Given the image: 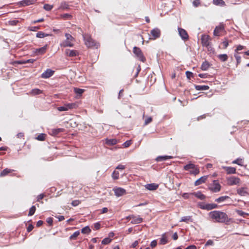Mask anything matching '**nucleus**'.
I'll use <instances>...</instances> for the list:
<instances>
[{
  "instance_id": "obj_1",
  "label": "nucleus",
  "mask_w": 249,
  "mask_h": 249,
  "mask_svg": "<svg viewBox=\"0 0 249 249\" xmlns=\"http://www.w3.org/2000/svg\"><path fill=\"white\" fill-rule=\"evenodd\" d=\"M210 216L217 222L225 223L228 222V215L222 212L214 211L210 213Z\"/></svg>"
},
{
  "instance_id": "obj_2",
  "label": "nucleus",
  "mask_w": 249,
  "mask_h": 249,
  "mask_svg": "<svg viewBox=\"0 0 249 249\" xmlns=\"http://www.w3.org/2000/svg\"><path fill=\"white\" fill-rule=\"evenodd\" d=\"M83 37L85 41V44L88 48L95 47L97 48L98 47V43H96L89 35H83Z\"/></svg>"
},
{
  "instance_id": "obj_3",
  "label": "nucleus",
  "mask_w": 249,
  "mask_h": 249,
  "mask_svg": "<svg viewBox=\"0 0 249 249\" xmlns=\"http://www.w3.org/2000/svg\"><path fill=\"white\" fill-rule=\"evenodd\" d=\"M133 53L137 56V57L142 62H144L146 60L145 57L143 56L141 50L137 47L133 48Z\"/></svg>"
},
{
  "instance_id": "obj_4",
  "label": "nucleus",
  "mask_w": 249,
  "mask_h": 249,
  "mask_svg": "<svg viewBox=\"0 0 249 249\" xmlns=\"http://www.w3.org/2000/svg\"><path fill=\"white\" fill-rule=\"evenodd\" d=\"M125 220L134 224L141 223L142 221V218L140 217V216L131 215L126 216L125 217Z\"/></svg>"
},
{
  "instance_id": "obj_5",
  "label": "nucleus",
  "mask_w": 249,
  "mask_h": 249,
  "mask_svg": "<svg viewBox=\"0 0 249 249\" xmlns=\"http://www.w3.org/2000/svg\"><path fill=\"white\" fill-rule=\"evenodd\" d=\"M209 189L214 193H217L220 191L221 185L216 180L213 181V184L209 187Z\"/></svg>"
},
{
  "instance_id": "obj_6",
  "label": "nucleus",
  "mask_w": 249,
  "mask_h": 249,
  "mask_svg": "<svg viewBox=\"0 0 249 249\" xmlns=\"http://www.w3.org/2000/svg\"><path fill=\"white\" fill-rule=\"evenodd\" d=\"M240 182L239 178L232 176L227 178V183L229 185H234L239 184Z\"/></svg>"
},
{
  "instance_id": "obj_7",
  "label": "nucleus",
  "mask_w": 249,
  "mask_h": 249,
  "mask_svg": "<svg viewBox=\"0 0 249 249\" xmlns=\"http://www.w3.org/2000/svg\"><path fill=\"white\" fill-rule=\"evenodd\" d=\"M178 31L179 35L182 40H186L188 39L189 36L185 30L181 28H178Z\"/></svg>"
},
{
  "instance_id": "obj_8",
  "label": "nucleus",
  "mask_w": 249,
  "mask_h": 249,
  "mask_svg": "<svg viewBox=\"0 0 249 249\" xmlns=\"http://www.w3.org/2000/svg\"><path fill=\"white\" fill-rule=\"evenodd\" d=\"M210 37L208 35H202L201 37V43L202 46L208 47L210 45Z\"/></svg>"
},
{
  "instance_id": "obj_9",
  "label": "nucleus",
  "mask_w": 249,
  "mask_h": 249,
  "mask_svg": "<svg viewBox=\"0 0 249 249\" xmlns=\"http://www.w3.org/2000/svg\"><path fill=\"white\" fill-rule=\"evenodd\" d=\"M150 34L153 36L152 39H155L160 37V31L159 29L156 28L151 31Z\"/></svg>"
},
{
  "instance_id": "obj_10",
  "label": "nucleus",
  "mask_w": 249,
  "mask_h": 249,
  "mask_svg": "<svg viewBox=\"0 0 249 249\" xmlns=\"http://www.w3.org/2000/svg\"><path fill=\"white\" fill-rule=\"evenodd\" d=\"M66 54L70 57H74L79 55V52L75 50L66 49L65 51Z\"/></svg>"
},
{
  "instance_id": "obj_11",
  "label": "nucleus",
  "mask_w": 249,
  "mask_h": 249,
  "mask_svg": "<svg viewBox=\"0 0 249 249\" xmlns=\"http://www.w3.org/2000/svg\"><path fill=\"white\" fill-rule=\"evenodd\" d=\"M54 73V71L50 69H47L44 72L41 74V78H48L51 77Z\"/></svg>"
},
{
  "instance_id": "obj_12",
  "label": "nucleus",
  "mask_w": 249,
  "mask_h": 249,
  "mask_svg": "<svg viewBox=\"0 0 249 249\" xmlns=\"http://www.w3.org/2000/svg\"><path fill=\"white\" fill-rule=\"evenodd\" d=\"M218 205L216 204H206L203 206H200V208L204 210H211L213 209L217 208Z\"/></svg>"
},
{
  "instance_id": "obj_13",
  "label": "nucleus",
  "mask_w": 249,
  "mask_h": 249,
  "mask_svg": "<svg viewBox=\"0 0 249 249\" xmlns=\"http://www.w3.org/2000/svg\"><path fill=\"white\" fill-rule=\"evenodd\" d=\"M115 195L117 197L121 196L124 194V189L120 187H115L113 189Z\"/></svg>"
},
{
  "instance_id": "obj_14",
  "label": "nucleus",
  "mask_w": 249,
  "mask_h": 249,
  "mask_svg": "<svg viewBox=\"0 0 249 249\" xmlns=\"http://www.w3.org/2000/svg\"><path fill=\"white\" fill-rule=\"evenodd\" d=\"M190 194L195 196L196 197L202 200H204L206 198V196L203 195L200 191L192 193H190Z\"/></svg>"
},
{
  "instance_id": "obj_15",
  "label": "nucleus",
  "mask_w": 249,
  "mask_h": 249,
  "mask_svg": "<svg viewBox=\"0 0 249 249\" xmlns=\"http://www.w3.org/2000/svg\"><path fill=\"white\" fill-rule=\"evenodd\" d=\"M207 176H202L198 179H197L195 182V186H198L203 183H204L207 179Z\"/></svg>"
},
{
  "instance_id": "obj_16",
  "label": "nucleus",
  "mask_w": 249,
  "mask_h": 249,
  "mask_svg": "<svg viewBox=\"0 0 249 249\" xmlns=\"http://www.w3.org/2000/svg\"><path fill=\"white\" fill-rule=\"evenodd\" d=\"M159 185L156 183L147 184L145 185V188L148 190L154 191L158 188Z\"/></svg>"
},
{
  "instance_id": "obj_17",
  "label": "nucleus",
  "mask_w": 249,
  "mask_h": 249,
  "mask_svg": "<svg viewBox=\"0 0 249 249\" xmlns=\"http://www.w3.org/2000/svg\"><path fill=\"white\" fill-rule=\"evenodd\" d=\"M173 158L171 156H159L156 158V160L158 162H160L172 159Z\"/></svg>"
},
{
  "instance_id": "obj_18",
  "label": "nucleus",
  "mask_w": 249,
  "mask_h": 249,
  "mask_svg": "<svg viewBox=\"0 0 249 249\" xmlns=\"http://www.w3.org/2000/svg\"><path fill=\"white\" fill-rule=\"evenodd\" d=\"M47 48V45H46L41 48L36 49L35 50V51H34V53L36 54H43L46 52Z\"/></svg>"
},
{
  "instance_id": "obj_19",
  "label": "nucleus",
  "mask_w": 249,
  "mask_h": 249,
  "mask_svg": "<svg viewBox=\"0 0 249 249\" xmlns=\"http://www.w3.org/2000/svg\"><path fill=\"white\" fill-rule=\"evenodd\" d=\"M237 193L241 196H246L248 194L247 188L241 187L237 190Z\"/></svg>"
},
{
  "instance_id": "obj_20",
  "label": "nucleus",
  "mask_w": 249,
  "mask_h": 249,
  "mask_svg": "<svg viewBox=\"0 0 249 249\" xmlns=\"http://www.w3.org/2000/svg\"><path fill=\"white\" fill-rule=\"evenodd\" d=\"M60 46L61 47H72L73 46V44L71 42V41L70 40H66L63 41L62 43H61Z\"/></svg>"
},
{
  "instance_id": "obj_21",
  "label": "nucleus",
  "mask_w": 249,
  "mask_h": 249,
  "mask_svg": "<svg viewBox=\"0 0 249 249\" xmlns=\"http://www.w3.org/2000/svg\"><path fill=\"white\" fill-rule=\"evenodd\" d=\"M230 197L228 196H222L215 199V201L217 203H221L230 199Z\"/></svg>"
},
{
  "instance_id": "obj_22",
  "label": "nucleus",
  "mask_w": 249,
  "mask_h": 249,
  "mask_svg": "<svg viewBox=\"0 0 249 249\" xmlns=\"http://www.w3.org/2000/svg\"><path fill=\"white\" fill-rule=\"evenodd\" d=\"M224 29V27L222 26H216L213 31V35L215 36H219V32Z\"/></svg>"
},
{
  "instance_id": "obj_23",
  "label": "nucleus",
  "mask_w": 249,
  "mask_h": 249,
  "mask_svg": "<svg viewBox=\"0 0 249 249\" xmlns=\"http://www.w3.org/2000/svg\"><path fill=\"white\" fill-rule=\"evenodd\" d=\"M211 64L207 61L203 62L201 65V69L203 71H207L210 67Z\"/></svg>"
},
{
  "instance_id": "obj_24",
  "label": "nucleus",
  "mask_w": 249,
  "mask_h": 249,
  "mask_svg": "<svg viewBox=\"0 0 249 249\" xmlns=\"http://www.w3.org/2000/svg\"><path fill=\"white\" fill-rule=\"evenodd\" d=\"M195 89L197 90H206L209 89V87L206 85H195Z\"/></svg>"
},
{
  "instance_id": "obj_25",
  "label": "nucleus",
  "mask_w": 249,
  "mask_h": 249,
  "mask_svg": "<svg viewBox=\"0 0 249 249\" xmlns=\"http://www.w3.org/2000/svg\"><path fill=\"white\" fill-rule=\"evenodd\" d=\"M225 169L228 174H234L236 172V169L234 167H225Z\"/></svg>"
},
{
  "instance_id": "obj_26",
  "label": "nucleus",
  "mask_w": 249,
  "mask_h": 249,
  "mask_svg": "<svg viewBox=\"0 0 249 249\" xmlns=\"http://www.w3.org/2000/svg\"><path fill=\"white\" fill-rule=\"evenodd\" d=\"M217 57L221 62H225L228 58V56L226 54H219L217 55Z\"/></svg>"
},
{
  "instance_id": "obj_27",
  "label": "nucleus",
  "mask_w": 249,
  "mask_h": 249,
  "mask_svg": "<svg viewBox=\"0 0 249 249\" xmlns=\"http://www.w3.org/2000/svg\"><path fill=\"white\" fill-rule=\"evenodd\" d=\"M195 167L196 165L190 162L189 163L185 165L183 168L186 171H189L190 169H195Z\"/></svg>"
},
{
  "instance_id": "obj_28",
  "label": "nucleus",
  "mask_w": 249,
  "mask_h": 249,
  "mask_svg": "<svg viewBox=\"0 0 249 249\" xmlns=\"http://www.w3.org/2000/svg\"><path fill=\"white\" fill-rule=\"evenodd\" d=\"M180 222H185L188 223L189 221L192 222L193 220L191 216H186L182 217L179 221Z\"/></svg>"
},
{
  "instance_id": "obj_29",
  "label": "nucleus",
  "mask_w": 249,
  "mask_h": 249,
  "mask_svg": "<svg viewBox=\"0 0 249 249\" xmlns=\"http://www.w3.org/2000/svg\"><path fill=\"white\" fill-rule=\"evenodd\" d=\"M69 8V5L65 1H63L61 3L58 9H68Z\"/></svg>"
},
{
  "instance_id": "obj_30",
  "label": "nucleus",
  "mask_w": 249,
  "mask_h": 249,
  "mask_svg": "<svg viewBox=\"0 0 249 249\" xmlns=\"http://www.w3.org/2000/svg\"><path fill=\"white\" fill-rule=\"evenodd\" d=\"M105 141H106V144L107 145H114L117 143V140L116 139H106Z\"/></svg>"
},
{
  "instance_id": "obj_31",
  "label": "nucleus",
  "mask_w": 249,
  "mask_h": 249,
  "mask_svg": "<svg viewBox=\"0 0 249 249\" xmlns=\"http://www.w3.org/2000/svg\"><path fill=\"white\" fill-rule=\"evenodd\" d=\"M68 110L70 109L76 108L77 107V105L75 103H68L66 104Z\"/></svg>"
},
{
  "instance_id": "obj_32",
  "label": "nucleus",
  "mask_w": 249,
  "mask_h": 249,
  "mask_svg": "<svg viewBox=\"0 0 249 249\" xmlns=\"http://www.w3.org/2000/svg\"><path fill=\"white\" fill-rule=\"evenodd\" d=\"M12 172V170L6 168L4 169L0 174V177H4L7 175L8 173H10Z\"/></svg>"
},
{
  "instance_id": "obj_33",
  "label": "nucleus",
  "mask_w": 249,
  "mask_h": 249,
  "mask_svg": "<svg viewBox=\"0 0 249 249\" xmlns=\"http://www.w3.org/2000/svg\"><path fill=\"white\" fill-rule=\"evenodd\" d=\"M160 244L161 245H165L167 243L168 240L167 237L165 236V234L162 235V237L160 239Z\"/></svg>"
},
{
  "instance_id": "obj_34",
  "label": "nucleus",
  "mask_w": 249,
  "mask_h": 249,
  "mask_svg": "<svg viewBox=\"0 0 249 249\" xmlns=\"http://www.w3.org/2000/svg\"><path fill=\"white\" fill-rule=\"evenodd\" d=\"M90 231L91 230L89 226H86L81 230V232L84 234H88L90 232Z\"/></svg>"
},
{
  "instance_id": "obj_35",
  "label": "nucleus",
  "mask_w": 249,
  "mask_h": 249,
  "mask_svg": "<svg viewBox=\"0 0 249 249\" xmlns=\"http://www.w3.org/2000/svg\"><path fill=\"white\" fill-rule=\"evenodd\" d=\"M63 131V128H57V129H53L52 130V135H54V136L58 134H59V133L62 132Z\"/></svg>"
},
{
  "instance_id": "obj_36",
  "label": "nucleus",
  "mask_w": 249,
  "mask_h": 249,
  "mask_svg": "<svg viewBox=\"0 0 249 249\" xmlns=\"http://www.w3.org/2000/svg\"><path fill=\"white\" fill-rule=\"evenodd\" d=\"M49 36V34H45L42 32H39L36 35V36L38 38H43Z\"/></svg>"
},
{
  "instance_id": "obj_37",
  "label": "nucleus",
  "mask_w": 249,
  "mask_h": 249,
  "mask_svg": "<svg viewBox=\"0 0 249 249\" xmlns=\"http://www.w3.org/2000/svg\"><path fill=\"white\" fill-rule=\"evenodd\" d=\"M80 232L77 231H75L72 235H71L70 237V240H75L76 239L77 237L79 235Z\"/></svg>"
},
{
  "instance_id": "obj_38",
  "label": "nucleus",
  "mask_w": 249,
  "mask_h": 249,
  "mask_svg": "<svg viewBox=\"0 0 249 249\" xmlns=\"http://www.w3.org/2000/svg\"><path fill=\"white\" fill-rule=\"evenodd\" d=\"M213 3L216 5H224L225 2L223 0H213Z\"/></svg>"
},
{
  "instance_id": "obj_39",
  "label": "nucleus",
  "mask_w": 249,
  "mask_h": 249,
  "mask_svg": "<svg viewBox=\"0 0 249 249\" xmlns=\"http://www.w3.org/2000/svg\"><path fill=\"white\" fill-rule=\"evenodd\" d=\"M237 213L239 215L243 217H246L247 216L249 215L248 213H246L241 210L237 211Z\"/></svg>"
},
{
  "instance_id": "obj_40",
  "label": "nucleus",
  "mask_w": 249,
  "mask_h": 249,
  "mask_svg": "<svg viewBox=\"0 0 249 249\" xmlns=\"http://www.w3.org/2000/svg\"><path fill=\"white\" fill-rule=\"evenodd\" d=\"M60 16L64 19H71L72 18V16L69 14H64Z\"/></svg>"
},
{
  "instance_id": "obj_41",
  "label": "nucleus",
  "mask_w": 249,
  "mask_h": 249,
  "mask_svg": "<svg viewBox=\"0 0 249 249\" xmlns=\"http://www.w3.org/2000/svg\"><path fill=\"white\" fill-rule=\"evenodd\" d=\"M41 92V90L37 89H33L31 91V93L34 95L39 94Z\"/></svg>"
},
{
  "instance_id": "obj_42",
  "label": "nucleus",
  "mask_w": 249,
  "mask_h": 249,
  "mask_svg": "<svg viewBox=\"0 0 249 249\" xmlns=\"http://www.w3.org/2000/svg\"><path fill=\"white\" fill-rule=\"evenodd\" d=\"M36 207L35 206H32L31 207V208L30 209L28 215L29 216L33 215L36 212Z\"/></svg>"
},
{
  "instance_id": "obj_43",
  "label": "nucleus",
  "mask_w": 249,
  "mask_h": 249,
  "mask_svg": "<svg viewBox=\"0 0 249 249\" xmlns=\"http://www.w3.org/2000/svg\"><path fill=\"white\" fill-rule=\"evenodd\" d=\"M74 91L77 94L81 95L84 92L85 89L79 88H74Z\"/></svg>"
},
{
  "instance_id": "obj_44",
  "label": "nucleus",
  "mask_w": 249,
  "mask_h": 249,
  "mask_svg": "<svg viewBox=\"0 0 249 249\" xmlns=\"http://www.w3.org/2000/svg\"><path fill=\"white\" fill-rule=\"evenodd\" d=\"M111 241V239L109 237L105 238L102 240V243L104 245H107L109 244Z\"/></svg>"
},
{
  "instance_id": "obj_45",
  "label": "nucleus",
  "mask_w": 249,
  "mask_h": 249,
  "mask_svg": "<svg viewBox=\"0 0 249 249\" xmlns=\"http://www.w3.org/2000/svg\"><path fill=\"white\" fill-rule=\"evenodd\" d=\"M53 6L49 4H45L44 5L43 8L46 11H50L52 9Z\"/></svg>"
},
{
  "instance_id": "obj_46",
  "label": "nucleus",
  "mask_w": 249,
  "mask_h": 249,
  "mask_svg": "<svg viewBox=\"0 0 249 249\" xmlns=\"http://www.w3.org/2000/svg\"><path fill=\"white\" fill-rule=\"evenodd\" d=\"M119 173L117 171H114L112 174V178L114 179H117L119 178Z\"/></svg>"
},
{
  "instance_id": "obj_47",
  "label": "nucleus",
  "mask_w": 249,
  "mask_h": 249,
  "mask_svg": "<svg viewBox=\"0 0 249 249\" xmlns=\"http://www.w3.org/2000/svg\"><path fill=\"white\" fill-rule=\"evenodd\" d=\"M45 134H39L36 138V139L38 141H44L45 139Z\"/></svg>"
},
{
  "instance_id": "obj_48",
  "label": "nucleus",
  "mask_w": 249,
  "mask_h": 249,
  "mask_svg": "<svg viewBox=\"0 0 249 249\" xmlns=\"http://www.w3.org/2000/svg\"><path fill=\"white\" fill-rule=\"evenodd\" d=\"M65 36L66 37V40H70L71 41H73L74 40V38L69 34L66 33Z\"/></svg>"
},
{
  "instance_id": "obj_49",
  "label": "nucleus",
  "mask_w": 249,
  "mask_h": 249,
  "mask_svg": "<svg viewBox=\"0 0 249 249\" xmlns=\"http://www.w3.org/2000/svg\"><path fill=\"white\" fill-rule=\"evenodd\" d=\"M57 110L60 111H67L68 110V108H67L66 104H65L64 106L58 107H57Z\"/></svg>"
},
{
  "instance_id": "obj_50",
  "label": "nucleus",
  "mask_w": 249,
  "mask_h": 249,
  "mask_svg": "<svg viewBox=\"0 0 249 249\" xmlns=\"http://www.w3.org/2000/svg\"><path fill=\"white\" fill-rule=\"evenodd\" d=\"M30 0H24L21 1V4L23 6L29 5L31 4Z\"/></svg>"
},
{
  "instance_id": "obj_51",
  "label": "nucleus",
  "mask_w": 249,
  "mask_h": 249,
  "mask_svg": "<svg viewBox=\"0 0 249 249\" xmlns=\"http://www.w3.org/2000/svg\"><path fill=\"white\" fill-rule=\"evenodd\" d=\"M214 244L213 241L212 240H208L205 245V247H208L209 246H213Z\"/></svg>"
},
{
  "instance_id": "obj_52",
  "label": "nucleus",
  "mask_w": 249,
  "mask_h": 249,
  "mask_svg": "<svg viewBox=\"0 0 249 249\" xmlns=\"http://www.w3.org/2000/svg\"><path fill=\"white\" fill-rule=\"evenodd\" d=\"M200 0H194L193 2V5L195 7H197L200 5Z\"/></svg>"
},
{
  "instance_id": "obj_53",
  "label": "nucleus",
  "mask_w": 249,
  "mask_h": 249,
  "mask_svg": "<svg viewBox=\"0 0 249 249\" xmlns=\"http://www.w3.org/2000/svg\"><path fill=\"white\" fill-rule=\"evenodd\" d=\"M199 169L196 168V167L195 168V169H193V170L190 171V173L191 174H193L195 175L198 174L199 173Z\"/></svg>"
},
{
  "instance_id": "obj_54",
  "label": "nucleus",
  "mask_w": 249,
  "mask_h": 249,
  "mask_svg": "<svg viewBox=\"0 0 249 249\" xmlns=\"http://www.w3.org/2000/svg\"><path fill=\"white\" fill-rule=\"evenodd\" d=\"M80 203V201L79 200H75L71 202L72 206L75 207L78 206Z\"/></svg>"
},
{
  "instance_id": "obj_55",
  "label": "nucleus",
  "mask_w": 249,
  "mask_h": 249,
  "mask_svg": "<svg viewBox=\"0 0 249 249\" xmlns=\"http://www.w3.org/2000/svg\"><path fill=\"white\" fill-rule=\"evenodd\" d=\"M232 163H233L237 164L238 165H242V160L241 159H237L233 160L232 161Z\"/></svg>"
},
{
  "instance_id": "obj_56",
  "label": "nucleus",
  "mask_w": 249,
  "mask_h": 249,
  "mask_svg": "<svg viewBox=\"0 0 249 249\" xmlns=\"http://www.w3.org/2000/svg\"><path fill=\"white\" fill-rule=\"evenodd\" d=\"M186 75L187 78L190 79L191 77L193 76V73L189 71H186Z\"/></svg>"
},
{
  "instance_id": "obj_57",
  "label": "nucleus",
  "mask_w": 249,
  "mask_h": 249,
  "mask_svg": "<svg viewBox=\"0 0 249 249\" xmlns=\"http://www.w3.org/2000/svg\"><path fill=\"white\" fill-rule=\"evenodd\" d=\"M234 57H235V59L236 60L237 64H239L241 62V57L239 55L236 54H234Z\"/></svg>"
},
{
  "instance_id": "obj_58",
  "label": "nucleus",
  "mask_w": 249,
  "mask_h": 249,
  "mask_svg": "<svg viewBox=\"0 0 249 249\" xmlns=\"http://www.w3.org/2000/svg\"><path fill=\"white\" fill-rule=\"evenodd\" d=\"M152 118L151 117H148L144 121V125H147L149 124L152 121Z\"/></svg>"
},
{
  "instance_id": "obj_59",
  "label": "nucleus",
  "mask_w": 249,
  "mask_h": 249,
  "mask_svg": "<svg viewBox=\"0 0 249 249\" xmlns=\"http://www.w3.org/2000/svg\"><path fill=\"white\" fill-rule=\"evenodd\" d=\"M157 245V242L156 240H153L150 243V246L153 248L155 247Z\"/></svg>"
},
{
  "instance_id": "obj_60",
  "label": "nucleus",
  "mask_w": 249,
  "mask_h": 249,
  "mask_svg": "<svg viewBox=\"0 0 249 249\" xmlns=\"http://www.w3.org/2000/svg\"><path fill=\"white\" fill-rule=\"evenodd\" d=\"M47 222L50 225H52L53 222V219L52 217H48L47 219Z\"/></svg>"
},
{
  "instance_id": "obj_61",
  "label": "nucleus",
  "mask_w": 249,
  "mask_h": 249,
  "mask_svg": "<svg viewBox=\"0 0 249 249\" xmlns=\"http://www.w3.org/2000/svg\"><path fill=\"white\" fill-rule=\"evenodd\" d=\"M44 196V195L43 194L39 195L37 197V201L39 202L40 200L43 198Z\"/></svg>"
},
{
  "instance_id": "obj_62",
  "label": "nucleus",
  "mask_w": 249,
  "mask_h": 249,
  "mask_svg": "<svg viewBox=\"0 0 249 249\" xmlns=\"http://www.w3.org/2000/svg\"><path fill=\"white\" fill-rule=\"evenodd\" d=\"M100 228V224L99 222H97L94 223V228L95 230H97L99 229Z\"/></svg>"
},
{
  "instance_id": "obj_63",
  "label": "nucleus",
  "mask_w": 249,
  "mask_h": 249,
  "mask_svg": "<svg viewBox=\"0 0 249 249\" xmlns=\"http://www.w3.org/2000/svg\"><path fill=\"white\" fill-rule=\"evenodd\" d=\"M33 228H34V226L32 224H30L27 227V231L28 232H29L33 230Z\"/></svg>"
},
{
  "instance_id": "obj_64",
  "label": "nucleus",
  "mask_w": 249,
  "mask_h": 249,
  "mask_svg": "<svg viewBox=\"0 0 249 249\" xmlns=\"http://www.w3.org/2000/svg\"><path fill=\"white\" fill-rule=\"evenodd\" d=\"M185 249H197L195 245H190L187 247Z\"/></svg>"
}]
</instances>
